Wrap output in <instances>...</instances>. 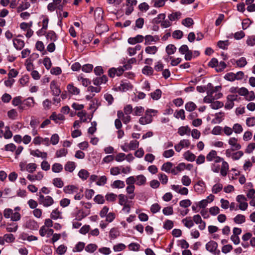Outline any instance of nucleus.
<instances>
[{
	"label": "nucleus",
	"mask_w": 255,
	"mask_h": 255,
	"mask_svg": "<svg viewBox=\"0 0 255 255\" xmlns=\"http://www.w3.org/2000/svg\"><path fill=\"white\" fill-rule=\"evenodd\" d=\"M38 202L39 204L42 205L45 207H49L54 203V200L50 196H44L41 194V192L38 193Z\"/></svg>",
	"instance_id": "nucleus-1"
},
{
	"label": "nucleus",
	"mask_w": 255,
	"mask_h": 255,
	"mask_svg": "<svg viewBox=\"0 0 255 255\" xmlns=\"http://www.w3.org/2000/svg\"><path fill=\"white\" fill-rule=\"evenodd\" d=\"M218 244L214 241H210L206 245V249L215 255H219L220 251L217 250Z\"/></svg>",
	"instance_id": "nucleus-2"
},
{
	"label": "nucleus",
	"mask_w": 255,
	"mask_h": 255,
	"mask_svg": "<svg viewBox=\"0 0 255 255\" xmlns=\"http://www.w3.org/2000/svg\"><path fill=\"white\" fill-rule=\"evenodd\" d=\"M34 100L33 97H29L23 101L21 104L18 107V108L20 110H24L32 107L34 105Z\"/></svg>",
	"instance_id": "nucleus-3"
},
{
	"label": "nucleus",
	"mask_w": 255,
	"mask_h": 255,
	"mask_svg": "<svg viewBox=\"0 0 255 255\" xmlns=\"http://www.w3.org/2000/svg\"><path fill=\"white\" fill-rule=\"evenodd\" d=\"M50 88L51 90L52 95L54 96H59L61 94V91L55 81L53 80L51 82Z\"/></svg>",
	"instance_id": "nucleus-4"
},
{
	"label": "nucleus",
	"mask_w": 255,
	"mask_h": 255,
	"mask_svg": "<svg viewBox=\"0 0 255 255\" xmlns=\"http://www.w3.org/2000/svg\"><path fill=\"white\" fill-rule=\"evenodd\" d=\"M22 37L21 35H17V37L13 39V43L14 47L18 50L22 49L24 46V42L20 39Z\"/></svg>",
	"instance_id": "nucleus-5"
},
{
	"label": "nucleus",
	"mask_w": 255,
	"mask_h": 255,
	"mask_svg": "<svg viewBox=\"0 0 255 255\" xmlns=\"http://www.w3.org/2000/svg\"><path fill=\"white\" fill-rule=\"evenodd\" d=\"M94 37L93 33H81V41L83 44L89 43Z\"/></svg>",
	"instance_id": "nucleus-6"
},
{
	"label": "nucleus",
	"mask_w": 255,
	"mask_h": 255,
	"mask_svg": "<svg viewBox=\"0 0 255 255\" xmlns=\"http://www.w3.org/2000/svg\"><path fill=\"white\" fill-rule=\"evenodd\" d=\"M108 81V77L105 75H103L102 77H97L94 78L93 80V82L95 86H100L101 84L106 83Z\"/></svg>",
	"instance_id": "nucleus-7"
},
{
	"label": "nucleus",
	"mask_w": 255,
	"mask_h": 255,
	"mask_svg": "<svg viewBox=\"0 0 255 255\" xmlns=\"http://www.w3.org/2000/svg\"><path fill=\"white\" fill-rule=\"evenodd\" d=\"M237 142L238 139L236 137H231L229 139L228 143L232 146L233 150H238L241 148V145Z\"/></svg>",
	"instance_id": "nucleus-8"
},
{
	"label": "nucleus",
	"mask_w": 255,
	"mask_h": 255,
	"mask_svg": "<svg viewBox=\"0 0 255 255\" xmlns=\"http://www.w3.org/2000/svg\"><path fill=\"white\" fill-rule=\"evenodd\" d=\"M25 227L31 230H37L39 227L38 224L34 220L29 219L25 223Z\"/></svg>",
	"instance_id": "nucleus-9"
},
{
	"label": "nucleus",
	"mask_w": 255,
	"mask_h": 255,
	"mask_svg": "<svg viewBox=\"0 0 255 255\" xmlns=\"http://www.w3.org/2000/svg\"><path fill=\"white\" fill-rule=\"evenodd\" d=\"M205 185L203 181H199L194 186L195 191L198 194H201L204 191Z\"/></svg>",
	"instance_id": "nucleus-10"
},
{
	"label": "nucleus",
	"mask_w": 255,
	"mask_h": 255,
	"mask_svg": "<svg viewBox=\"0 0 255 255\" xmlns=\"http://www.w3.org/2000/svg\"><path fill=\"white\" fill-rule=\"evenodd\" d=\"M90 212V211L89 210H87V211H84L83 209L78 210L76 213V220L78 221L82 220L83 218L89 215Z\"/></svg>",
	"instance_id": "nucleus-11"
},
{
	"label": "nucleus",
	"mask_w": 255,
	"mask_h": 255,
	"mask_svg": "<svg viewBox=\"0 0 255 255\" xmlns=\"http://www.w3.org/2000/svg\"><path fill=\"white\" fill-rule=\"evenodd\" d=\"M182 142H185V146L186 147H188L190 146V142L188 139L181 140L178 144L174 145V148L177 152H180L182 148H183Z\"/></svg>",
	"instance_id": "nucleus-12"
},
{
	"label": "nucleus",
	"mask_w": 255,
	"mask_h": 255,
	"mask_svg": "<svg viewBox=\"0 0 255 255\" xmlns=\"http://www.w3.org/2000/svg\"><path fill=\"white\" fill-rule=\"evenodd\" d=\"M144 36L141 35H137L134 37H130L128 39V42L130 44H135L137 43L142 42L143 41Z\"/></svg>",
	"instance_id": "nucleus-13"
},
{
	"label": "nucleus",
	"mask_w": 255,
	"mask_h": 255,
	"mask_svg": "<svg viewBox=\"0 0 255 255\" xmlns=\"http://www.w3.org/2000/svg\"><path fill=\"white\" fill-rule=\"evenodd\" d=\"M67 89L68 92L72 95H79L80 93V89L75 87L73 83H70L67 85Z\"/></svg>",
	"instance_id": "nucleus-14"
},
{
	"label": "nucleus",
	"mask_w": 255,
	"mask_h": 255,
	"mask_svg": "<svg viewBox=\"0 0 255 255\" xmlns=\"http://www.w3.org/2000/svg\"><path fill=\"white\" fill-rule=\"evenodd\" d=\"M78 190V188L73 185H69L66 186L63 188V191L66 194H71L74 192H76Z\"/></svg>",
	"instance_id": "nucleus-15"
},
{
	"label": "nucleus",
	"mask_w": 255,
	"mask_h": 255,
	"mask_svg": "<svg viewBox=\"0 0 255 255\" xmlns=\"http://www.w3.org/2000/svg\"><path fill=\"white\" fill-rule=\"evenodd\" d=\"M181 17V13L180 11L172 12L168 15V19L171 22L172 21H176Z\"/></svg>",
	"instance_id": "nucleus-16"
},
{
	"label": "nucleus",
	"mask_w": 255,
	"mask_h": 255,
	"mask_svg": "<svg viewBox=\"0 0 255 255\" xmlns=\"http://www.w3.org/2000/svg\"><path fill=\"white\" fill-rule=\"evenodd\" d=\"M229 169V166L227 162L224 161L222 163L220 168V173L223 176H226Z\"/></svg>",
	"instance_id": "nucleus-17"
},
{
	"label": "nucleus",
	"mask_w": 255,
	"mask_h": 255,
	"mask_svg": "<svg viewBox=\"0 0 255 255\" xmlns=\"http://www.w3.org/2000/svg\"><path fill=\"white\" fill-rule=\"evenodd\" d=\"M190 131V128L188 126H182L178 128V133L181 136H183L185 134L189 135Z\"/></svg>",
	"instance_id": "nucleus-18"
},
{
	"label": "nucleus",
	"mask_w": 255,
	"mask_h": 255,
	"mask_svg": "<svg viewBox=\"0 0 255 255\" xmlns=\"http://www.w3.org/2000/svg\"><path fill=\"white\" fill-rule=\"evenodd\" d=\"M30 154L37 157H41L42 158H46L47 156V154L45 152H41L39 149H36L35 150L32 151L30 152Z\"/></svg>",
	"instance_id": "nucleus-19"
},
{
	"label": "nucleus",
	"mask_w": 255,
	"mask_h": 255,
	"mask_svg": "<svg viewBox=\"0 0 255 255\" xmlns=\"http://www.w3.org/2000/svg\"><path fill=\"white\" fill-rule=\"evenodd\" d=\"M61 2V0H53V2L49 3L47 5V9L50 12L54 11L57 9V5Z\"/></svg>",
	"instance_id": "nucleus-20"
},
{
	"label": "nucleus",
	"mask_w": 255,
	"mask_h": 255,
	"mask_svg": "<svg viewBox=\"0 0 255 255\" xmlns=\"http://www.w3.org/2000/svg\"><path fill=\"white\" fill-rule=\"evenodd\" d=\"M76 167L75 163L73 161H68L65 165L64 169L66 171L72 172Z\"/></svg>",
	"instance_id": "nucleus-21"
},
{
	"label": "nucleus",
	"mask_w": 255,
	"mask_h": 255,
	"mask_svg": "<svg viewBox=\"0 0 255 255\" xmlns=\"http://www.w3.org/2000/svg\"><path fill=\"white\" fill-rule=\"evenodd\" d=\"M224 115V112L216 113L215 114V118L212 120L211 123L212 124L220 123L222 121Z\"/></svg>",
	"instance_id": "nucleus-22"
},
{
	"label": "nucleus",
	"mask_w": 255,
	"mask_h": 255,
	"mask_svg": "<svg viewBox=\"0 0 255 255\" xmlns=\"http://www.w3.org/2000/svg\"><path fill=\"white\" fill-rule=\"evenodd\" d=\"M39 36L44 35L47 39L51 41H55L57 39V35L56 33H37Z\"/></svg>",
	"instance_id": "nucleus-23"
},
{
	"label": "nucleus",
	"mask_w": 255,
	"mask_h": 255,
	"mask_svg": "<svg viewBox=\"0 0 255 255\" xmlns=\"http://www.w3.org/2000/svg\"><path fill=\"white\" fill-rule=\"evenodd\" d=\"M184 158L189 161H194L196 159V156L189 150L186 151L183 154Z\"/></svg>",
	"instance_id": "nucleus-24"
},
{
	"label": "nucleus",
	"mask_w": 255,
	"mask_h": 255,
	"mask_svg": "<svg viewBox=\"0 0 255 255\" xmlns=\"http://www.w3.org/2000/svg\"><path fill=\"white\" fill-rule=\"evenodd\" d=\"M98 249V246L95 244H89L87 245L85 248V250L86 252L92 254Z\"/></svg>",
	"instance_id": "nucleus-25"
},
{
	"label": "nucleus",
	"mask_w": 255,
	"mask_h": 255,
	"mask_svg": "<svg viewBox=\"0 0 255 255\" xmlns=\"http://www.w3.org/2000/svg\"><path fill=\"white\" fill-rule=\"evenodd\" d=\"M135 180L136 184L138 186H141L145 184L146 181L145 177L142 174L136 176Z\"/></svg>",
	"instance_id": "nucleus-26"
},
{
	"label": "nucleus",
	"mask_w": 255,
	"mask_h": 255,
	"mask_svg": "<svg viewBox=\"0 0 255 255\" xmlns=\"http://www.w3.org/2000/svg\"><path fill=\"white\" fill-rule=\"evenodd\" d=\"M166 15L165 13H160L157 17H155L152 19V23L153 24H159L161 23L162 21L165 19Z\"/></svg>",
	"instance_id": "nucleus-27"
},
{
	"label": "nucleus",
	"mask_w": 255,
	"mask_h": 255,
	"mask_svg": "<svg viewBox=\"0 0 255 255\" xmlns=\"http://www.w3.org/2000/svg\"><path fill=\"white\" fill-rule=\"evenodd\" d=\"M144 109L141 106H136L133 109L132 115L134 116H140L144 113Z\"/></svg>",
	"instance_id": "nucleus-28"
},
{
	"label": "nucleus",
	"mask_w": 255,
	"mask_h": 255,
	"mask_svg": "<svg viewBox=\"0 0 255 255\" xmlns=\"http://www.w3.org/2000/svg\"><path fill=\"white\" fill-rule=\"evenodd\" d=\"M111 239H115L120 236V232L117 228H113L111 229L109 234Z\"/></svg>",
	"instance_id": "nucleus-29"
},
{
	"label": "nucleus",
	"mask_w": 255,
	"mask_h": 255,
	"mask_svg": "<svg viewBox=\"0 0 255 255\" xmlns=\"http://www.w3.org/2000/svg\"><path fill=\"white\" fill-rule=\"evenodd\" d=\"M132 88V85L130 83L122 82L119 87L120 90L122 92L128 91Z\"/></svg>",
	"instance_id": "nucleus-30"
},
{
	"label": "nucleus",
	"mask_w": 255,
	"mask_h": 255,
	"mask_svg": "<svg viewBox=\"0 0 255 255\" xmlns=\"http://www.w3.org/2000/svg\"><path fill=\"white\" fill-rule=\"evenodd\" d=\"M85 248V244L84 242H79L73 249V252H81Z\"/></svg>",
	"instance_id": "nucleus-31"
},
{
	"label": "nucleus",
	"mask_w": 255,
	"mask_h": 255,
	"mask_svg": "<svg viewBox=\"0 0 255 255\" xmlns=\"http://www.w3.org/2000/svg\"><path fill=\"white\" fill-rule=\"evenodd\" d=\"M165 51L168 55H171L175 53L176 47L174 44H170L166 47Z\"/></svg>",
	"instance_id": "nucleus-32"
},
{
	"label": "nucleus",
	"mask_w": 255,
	"mask_h": 255,
	"mask_svg": "<svg viewBox=\"0 0 255 255\" xmlns=\"http://www.w3.org/2000/svg\"><path fill=\"white\" fill-rule=\"evenodd\" d=\"M32 23V22L31 21L29 23L22 22L20 24V27L23 31H27V32H33V31L30 29Z\"/></svg>",
	"instance_id": "nucleus-33"
},
{
	"label": "nucleus",
	"mask_w": 255,
	"mask_h": 255,
	"mask_svg": "<svg viewBox=\"0 0 255 255\" xmlns=\"http://www.w3.org/2000/svg\"><path fill=\"white\" fill-rule=\"evenodd\" d=\"M185 108L188 112H193L197 108L196 105L193 102H188L185 105Z\"/></svg>",
	"instance_id": "nucleus-34"
},
{
	"label": "nucleus",
	"mask_w": 255,
	"mask_h": 255,
	"mask_svg": "<svg viewBox=\"0 0 255 255\" xmlns=\"http://www.w3.org/2000/svg\"><path fill=\"white\" fill-rule=\"evenodd\" d=\"M53 184L56 187L61 188L64 186V182L59 177L55 178L52 180Z\"/></svg>",
	"instance_id": "nucleus-35"
},
{
	"label": "nucleus",
	"mask_w": 255,
	"mask_h": 255,
	"mask_svg": "<svg viewBox=\"0 0 255 255\" xmlns=\"http://www.w3.org/2000/svg\"><path fill=\"white\" fill-rule=\"evenodd\" d=\"M234 221L236 224H241L245 222L246 217L243 215L238 214L234 218Z\"/></svg>",
	"instance_id": "nucleus-36"
},
{
	"label": "nucleus",
	"mask_w": 255,
	"mask_h": 255,
	"mask_svg": "<svg viewBox=\"0 0 255 255\" xmlns=\"http://www.w3.org/2000/svg\"><path fill=\"white\" fill-rule=\"evenodd\" d=\"M161 91L157 89L153 92L150 93V96L153 100H157L161 98Z\"/></svg>",
	"instance_id": "nucleus-37"
},
{
	"label": "nucleus",
	"mask_w": 255,
	"mask_h": 255,
	"mask_svg": "<svg viewBox=\"0 0 255 255\" xmlns=\"http://www.w3.org/2000/svg\"><path fill=\"white\" fill-rule=\"evenodd\" d=\"M52 171L54 173H59L63 170V166L59 163H55L52 166Z\"/></svg>",
	"instance_id": "nucleus-38"
},
{
	"label": "nucleus",
	"mask_w": 255,
	"mask_h": 255,
	"mask_svg": "<svg viewBox=\"0 0 255 255\" xmlns=\"http://www.w3.org/2000/svg\"><path fill=\"white\" fill-rule=\"evenodd\" d=\"M173 166V163L170 162H167L166 163H164L162 167H161V170L165 171L166 172L169 173L170 172V170Z\"/></svg>",
	"instance_id": "nucleus-39"
},
{
	"label": "nucleus",
	"mask_w": 255,
	"mask_h": 255,
	"mask_svg": "<svg viewBox=\"0 0 255 255\" xmlns=\"http://www.w3.org/2000/svg\"><path fill=\"white\" fill-rule=\"evenodd\" d=\"M78 176L83 180H85L89 177V173L85 169H81L78 172Z\"/></svg>",
	"instance_id": "nucleus-40"
},
{
	"label": "nucleus",
	"mask_w": 255,
	"mask_h": 255,
	"mask_svg": "<svg viewBox=\"0 0 255 255\" xmlns=\"http://www.w3.org/2000/svg\"><path fill=\"white\" fill-rule=\"evenodd\" d=\"M217 155V152L215 150H211L206 156V159L208 161H212Z\"/></svg>",
	"instance_id": "nucleus-41"
},
{
	"label": "nucleus",
	"mask_w": 255,
	"mask_h": 255,
	"mask_svg": "<svg viewBox=\"0 0 255 255\" xmlns=\"http://www.w3.org/2000/svg\"><path fill=\"white\" fill-rule=\"evenodd\" d=\"M111 186L114 188H123L125 186V184L124 181L117 180L115 181Z\"/></svg>",
	"instance_id": "nucleus-42"
},
{
	"label": "nucleus",
	"mask_w": 255,
	"mask_h": 255,
	"mask_svg": "<svg viewBox=\"0 0 255 255\" xmlns=\"http://www.w3.org/2000/svg\"><path fill=\"white\" fill-rule=\"evenodd\" d=\"M18 228V226L16 223L7 224L6 227V230L8 232H15Z\"/></svg>",
	"instance_id": "nucleus-43"
},
{
	"label": "nucleus",
	"mask_w": 255,
	"mask_h": 255,
	"mask_svg": "<svg viewBox=\"0 0 255 255\" xmlns=\"http://www.w3.org/2000/svg\"><path fill=\"white\" fill-rule=\"evenodd\" d=\"M142 72L146 75H152L153 73V69L151 67L146 65L143 68Z\"/></svg>",
	"instance_id": "nucleus-44"
},
{
	"label": "nucleus",
	"mask_w": 255,
	"mask_h": 255,
	"mask_svg": "<svg viewBox=\"0 0 255 255\" xmlns=\"http://www.w3.org/2000/svg\"><path fill=\"white\" fill-rule=\"evenodd\" d=\"M224 106V104L223 102H220V101H213V102L212 103V104L210 105V107L212 109H214V110H217L219 108H221L222 107H223Z\"/></svg>",
	"instance_id": "nucleus-45"
},
{
	"label": "nucleus",
	"mask_w": 255,
	"mask_h": 255,
	"mask_svg": "<svg viewBox=\"0 0 255 255\" xmlns=\"http://www.w3.org/2000/svg\"><path fill=\"white\" fill-rule=\"evenodd\" d=\"M68 153V150L66 148H63L57 150L55 153V156L59 158L62 156H65Z\"/></svg>",
	"instance_id": "nucleus-46"
},
{
	"label": "nucleus",
	"mask_w": 255,
	"mask_h": 255,
	"mask_svg": "<svg viewBox=\"0 0 255 255\" xmlns=\"http://www.w3.org/2000/svg\"><path fill=\"white\" fill-rule=\"evenodd\" d=\"M174 117L177 119L181 118V120H184L185 119L184 110L180 109L179 111H176L174 114Z\"/></svg>",
	"instance_id": "nucleus-47"
},
{
	"label": "nucleus",
	"mask_w": 255,
	"mask_h": 255,
	"mask_svg": "<svg viewBox=\"0 0 255 255\" xmlns=\"http://www.w3.org/2000/svg\"><path fill=\"white\" fill-rule=\"evenodd\" d=\"M223 187V185L221 183L215 184L212 188V193L214 194L218 193L222 190Z\"/></svg>",
	"instance_id": "nucleus-48"
},
{
	"label": "nucleus",
	"mask_w": 255,
	"mask_h": 255,
	"mask_svg": "<svg viewBox=\"0 0 255 255\" xmlns=\"http://www.w3.org/2000/svg\"><path fill=\"white\" fill-rule=\"evenodd\" d=\"M117 195L113 193H107L105 196L106 200L108 202H115L116 200Z\"/></svg>",
	"instance_id": "nucleus-49"
},
{
	"label": "nucleus",
	"mask_w": 255,
	"mask_h": 255,
	"mask_svg": "<svg viewBox=\"0 0 255 255\" xmlns=\"http://www.w3.org/2000/svg\"><path fill=\"white\" fill-rule=\"evenodd\" d=\"M157 111L152 109H147L145 112L144 116L146 117L147 119H152V117L156 114Z\"/></svg>",
	"instance_id": "nucleus-50"
},
{
	"label": "nucleus",
	"mask_w": 255,
	"mask_h": 255,
	"mask_svg": "<svg viewBox=\"0 0 255 255\" xmlns=\"http://www.w3.org/2000/svg\"><path fill=\"white\" fill-rule=\"evenodd\" d=\"M227 64L224 61H221L220 63H218V65L216 68V71L217 72H221L226 68Z\"/></svg>",
	"instance_id": "nucleus-51"
},
{
	"label": "nucleus",
	"mask_w": 255,
	"mask_h": 255,
	"mask_svg": "<svg viewBox=\"0 0 255 255\" xmlns=\"http://www.w3.org/2000/svg\"><path fill=\"white\" fill-rule=\"evenodd\" d=\"M5 242L8 243H13L15 241V237L12 234H6L4 236Z\"/></svg>",
	"instance_id": "nucleus-52"
},
{
	"label": "nucleus",
	"mask_w": 255,
	"mask_h": 255,
	"mask_svg": "<svg viewBox=\"0 0 255 255\" xmlns=\"http://www.w3.org/2000/svg\"><path fill=\"white\" fill-rule=\"evenodd\" d=\"M236 64L239 67H244L247 64V61L245 57H242L236 61Z\"/></svg>",
	"instance_id": "nucleus-53"
},
{
	"label": "nucleus",
	"mask_w": 255,
	"mask_h": 255,
	"mask_svg": "<svg viewBox=\"0 0 255 255\" xmlns=\"http://www.w3.org/2000/svg\"><path fill=\"white\" fill-rule=\"evenodd\" d=\"M189 220L187 218L185 219H183L182 221V223L184 224V226L187 228H190L194 225L193 221L191 220V218H188Z\"/></svg>",
	"instance_id": "nucleus-54"
},
{
	"label": "nucleus",
	"mask_w": 255,
	"mask_h": 255,
	"mask_svg": "<svg viewBox=\"0 0 255 255\" xmlns=\"http://www.w3.org/2000/svg\"><path fill=\"white\" fill-rule=\"evenodd\" d=\"M157 51V47L155 46H147L145 48V51L147 54H154Z\"/></svg>",
	"instance_id": "nucleus-55"
},
{
	"label": "nucleus",
	"mask_w": 255,
	"mask_h": 255,
	"mask_svg": "<svg viewBox=\"0 0 255 255\" xmlns=\"http://www.w3.org/2000/svg\"><path fill=\"white\" fill-rule=\"evenodd\" d=\"M60 214L61 212L58 210V209H56L52 211L50 217L52 219L56 220L58 218H61Z\"/></svg>",
	"instance_id": "nucleus-56"
},
{
	"label": "nucleus",
	"mask_w": 255,
	"mask_h": 255,
	"mask_svg": "<svg viewBox=\"0 0 255 255\" xmlns=\"http://www.w3.org/2000/svg\"><path fill=\"white\" fill-rule=\"evenodd\" d=\"M78 80L79 81H81L83 86H84L85 87H87L88 85H90V84H91V81L89 79L86 78H83L82 76H81L80 75H79L78 77Z\"/></svg>",
	"instance_id": "nucleus-57"
},
{
	"label": "nucleus",
	"mask_w": 255,
	"mask_h": 255,
	"mask_svg": "<svg viewBox=\"0 0 255 255\" xmlns=\"http://www.w3.org/2000/svg\"><path fill=\"white\" fill-rule=\"evenodd\" d=\"M119 204L122 206H123L128 202L127 197L123 194H119Z\"/></svg>",
	"instance_id": "nucleus-58"
},
{
	"label": "nucleus",
	"mask_w": 255,
	"mask_h": 255,
	"mask_svg": "<svg viewBox=\"0 0 255 255\" xmlns=\"http://www.w3.org/2000/svg\"><path fill=\"white\" fill-rule=\"evenodd\" d=\"M206 92L208 96L212 97V95L214 93V86L212 84L209 83L206 86Z\"/></svg>",
	"instance_id": "nucleus-59"
},
{
	"label": "nucleus",
	"mask_w": 255,
	"mask_h": 255,
	"mask_svg": "<svg viewBox=\"0 0 255 255\" xmlns=\"http://www.w3.org/2000/svg\"><path fill=\"white\" fill-rule=\"evenodd\" d=\"M152 119H147L146 117L142 116L139 120V123L142 125L150 124L152 122Z\"/></svg>",
	"instance_id": "nucleus-60"
},
{
	"label": "nucleus",
	"mask_w": 255,
	"mask_h": 255,
	"mask_svg": "<svg viewBox=\"0 0 255 255\" xmlns=\"http://www.w3.org/2000/svg\"><path fill=\"white\" fill-rule=\"evenodd\" d=\"M94 201L97 204H102L105 203V199L103 195L98 194L96 195L94 198Z\"/></svg>",
	"instance_id": "nucleus-61"
},
{
	"label": "nucleus",
	"mask_w": 255,
	"mask_h": 255,
	"mask_svg": "<svg viewBox=\"0 0 255 255\" xmlns=\"http://www.w3.org/2000/svg\"><path fill=\"white\" fill-rule=\"evenodd\" d=\"M173 227V222L170 220H166L163 225L164 229L167 230H171Z\"/></svg>",
	"instance_id": "nucleus-62"
},
{
	"label": "nucleus",
	"mask_w": 255,
	"mask_h": 255,
	"mask_svg": "<svg viewBox=\"0 0 255 255\" xmlns=\"http://www.w3.org/2000/svg\"><path fill=\"white\" fill-rule=\"evenodd\" d=\"M162 212L164 215L169 216L173 214V210L172 206H168L163 208Z\"/></svg>",
	"instance_id": "nucleus-63"
},
{
	"label": "nucleus",
	"mask_w": 255,
	"mask_h": 255,
	"mask_svg": "<svg viewBox=\"0 0 255 255\" xmlns=\"http://www.w3.org/2000/svg\"><path fill=\"white\" fill-rule=\"evenodd\" d=\"M43 64L47 70H49L52 66L51 60L48 57H46L44 58Z\"/></svg>",
	"instance_id": "nucleus-64"
}]
</instances>
